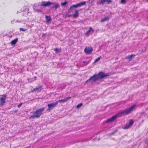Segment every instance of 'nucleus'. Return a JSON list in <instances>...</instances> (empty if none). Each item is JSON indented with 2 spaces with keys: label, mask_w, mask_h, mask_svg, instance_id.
<instances>
[{
  "label": "nucleus",
  "mask_w": 148,
  "mask_h": 148,
  "mask_svg": "<svg viewBox=\"0 0 148 148\" xmlns=\"http://www.w3.org/2000/svg\"><path fill=\"white\" fill-rule=\"evenodd\" d=\"M93 50L92 47H86L84 49V52L87 54H89L91 53Z\"/></svg>",
  "instance_id": "nucleus-8"
},
{
  "label": "nucleus",
  "mask_w": 148,
  "mask_h": 148,
  "mask_svg": "<svg viewBox=\"0 0 148 148\" xmlns=\"http://www.w3.org/2000/svg\"><path fill=\"white\" fill-rule=\"evenodd\" d=\"M67 3V2H64L63 3H62L61 4V5L62 6H63L65 5H66Z\"/></svg>",
  "instance_id": "nucleus-25"
},
{
  "label": "nucleus",
  "mask_w": 148,
  "mask_h": 148,
  "mask_svg": "<svg viewBox=\"0 0 148 148\" xmlns=\"http://www.w3.org/2000/svg\"><path fill=\"white\" fill-rule=\"evenodd\" d=\"M20 31H23V32H25L27 30V29H24L23 28H20L19 29Z\"/></svg>",
  "instance_id": "nucleus-23"
},
{
  "label": "nucleus",
  "mask_w": 148,
  "mask_h": 148,
  "mask_svg": "<svg viewBox=\"0 0 148 148\" xmlns=\"http://www.w3.org/2000/svg\"><path fill=\"white\" fill-rule=\"evenodd\" d=\"M109 20V17L107 16L105 17L104 18H102L101 19V22H103L105 21Z\"/></svg>",
  "instance_id": "nucleus-18"
},
{
  "label": "nucleus",
  "mask_w": 148,
  "mask_h": 148,
  "mask_svg": "<svg viewBox=\"0 0 148 148\" xmlns=\"http://www.w3.org/2000/svg\"><path fill=\"white\" fill-rule=\"evenodd\" d=\"M45 108L42 107L37 109L35 111L31 112L34 115L31 116L29 117L30 119H34L35 118H38L43 114V112L44 111Z\"/></svg>",
  "instance_id": "nucleus-2"
},
{
  "label": "nucleus",
  "mask_w": 148,
  "mask_h": 148,
  "mask_svg": "<svg viewBox=\"0 0 148 148\" xmlns=\"http://www.w3.org/2000/svg\"><path fill=\"white\" fill-rule=\"evenodd\" d=\"M126 2V0H121V3L122 4H125Z\"/></svg>",
  "instance_id": "nucleus-24"
},
{
  "label": "nucleus",
  "mask_w": 148,
  "mask_h": 148,
  "mask_svg": "<svg viewBox=\"0 0 148 148\" xmlns=\"http://www.w3.org/2000/svg\"><path fill=\"white\" fill-rule=\"evenodd\" d=\"M86 3L85 1L82 2L80 3H77L76 4H74L71 5L69 9V12L71 11V9L73 8H77L78 7H81L83 5H85Z\"/></svg>",
  "instance_id": "nucleus-4"
},
{
  "label": "nucleus",
  "mask_w": 148,
  "mask_h": 148,
  "mask_svg": "<svg viewBox=\"0 0 148 148\" xmlns=\"http://www.w3.org/2000/svg\"><path fill=\"white\" fill-rule=\"evenodd\" d=\"M83 105V104L82 103H80L78 104L76 106L77 108H79Z\"/></svg>",
  "instance_id": "nucleus-21"
},
{
  "label": "nucleus",
  "mask_w": 148,
  "mask_h": 148,
  "mask_svg": "<svg viewBox=\"0 0 148 148\" xmlns=\"http://www.w3.org/2000/svg\"><path fill=\"white\" fill-rule=\"evenodd\" d=\"M136 56V55L132 54L130 56H126L125 57L126 59H130V60H131L132 59V57H134Z\"/></svg>",
  "instance_id": "nucleus-14"
},
{
  "label": "nucleus",
  "mask_w": 148,
  "mask_h": 148,
  "mask_svg": "<svg viewBox=\"0 0 148 148\" xmlns=\"http://www.w3.org/2000/svg\"><path fill=\"white\" fill-rule=\"evenodd\" d=\"M22 104V103H21L20 104H19V105H18V108H20Z\"/></svg>",
  "instance_id": "nucleus-28"
},
{
  "label": "nucleus",
  "mask_w": 148,
  "mask_h": 148,
  "mask_svg": "<svg viewBox=\"0 0 148 148\" xmlns=\"http://www.w3.org/2000/svg\"><path fill=\"white\" fill-rule=\"evenodd\" d=\"M18 39L17 38H16L12 40L11 42V45H15L16 42H17Z\"/></svg>",
  "instance_id": "nucleus-17"
},
{
  "label": "nucleus",
  "mask_w": 148,
  "mask_h": 148,
  "mask_svg": "<svg viewBox=\"0 0 148 148\" xmlns=\"http://www.w3.org/2000/svg\"><path fill=\"white\" fill-rule=\"evenodd\" d=\"M136 106V104H134L129 108L123 110L122 112L113 116L110 118L108 119L106 121V123H108L112 122L114 121L117 117H121L124 115H125L130 114L133 111Z\"/></svg>",
  "instance_id": "nucleus-1"
},
{
  "label": "nucleus",
  "mask_w": 148,
  "mask_h": 148,
  "mask_svg": "<svg viewBox=\"0 0 148 148\" xmlns=\"http://www.w3.org/2000/svg\"><path fill=\"white\" fill-rule=\"evenodd\" d=\"M110 75L108 74H104L103 72H99L98 74H95L93 76L94 78L93 82H94L99 79H102L104 78H106L108 76H109Z\"/></svg>",
  "instance_id": "nucleus-3"
},
{
  "label": "nucleus",
  "mask_w": 148,
  "mask_h": 148,
  "mask_svg": "<svg viewBox=\"0 0 148 148\" xmlns=\"http://www.w3.org/2000/svg\"><path fill=\"white\" fill-rule=\"evenodd\" d=\"M134 121L133 119H130L129 120V123L123 126V128L124 129H127L131 127L134 123Z\"/></svg>",
  "instance_id": "nucleus-6"
},
{
  "label": "nucleus",
  "mask_w": 148,
  "mask_h": 148,
  "mask_svg": "<svg viewBox=\"0 0 148 148\" xmlns=\"http://www.w3.org/2000/svg\"><path fill=\"white\" fill-rule=\"evenodd\" d=\"M71 98V97H66L64 99H61L60 100H58L56 101V102H57V104H58V102H62V103H64L67 102L69 99Z\"/></svg>",
  "instance_id": "nucleus-10"
},
{
  "label": "nucleus",
  "mask_w": 148,
  "mask_h": 148,
  "mask_svg": "<svg viewBox=\"0 0 148 148\" xmlns=\"http://www.w3.org/2000/svg\"><path fill=\"white\" fill-rule=\"evenodd\" d=\"M46 34H47V33H42V37H44L45 36Z\"/></svg>",
  "instance_id": "nucleus-29"
},
{
  "label": "nucleus",
  "mask_w": 148,
  "mask_h": 148,
  "mask_svg": "<svg viewBox=\"0 0 148 148\" xmlns=\"http://www.w3.org/2000/svg\"><path fill=\"white\" fill-rule=\"evenodd\" d=\"M42 86H40L38 87H36L35 88H34L33 90H31V92H32L34 91H37L38 92H40L41 91Z\"/></svg>",
  "instance_id": "nucleus-11"
},
{
  "label": "nucleus",
  "mask_w": 148,
  "mask_h": 148,
  "mask_svg": "<svg viewBox=\"0 0 148 148\" xmlns=\"http://www.w3.org/2000/svg\"><path fill=\"white\" fill-rule=\"evenodd\" d=\"M94 76H92L89 79H88L86 81V82H87L88 81L90 80L92 78H94Z\"/></svg>",
  "instance_id": "nucleus-27"
},
{
  "label": "nucleus",
  "mask_w": 148,
  "mask_h": 148,
  "mask_svg": "<svg viewBox=\"0 0 148 148\" xmlns=\"http://www.w3.org/2000/svg\"><path fill=\"white\" fill-rule=\"evenodd\" d=\"M112 2L111 0H106V2L108 4H109L110 3Z\"/></svg>",
  "instance_id": "nucleus-26"
},
{
  "label": "nucleus",
  "mask_w": 148,
  "mask_h": 148,
  "mask_svg": "<svg viewBox=\"0 0 148 148\" xmlns=\"http://www.w3.org/2000/svg\"><path fill=\"white\" fill-rule=\"evenodd\" d=\"M106 1V0H99V2H97V4L98 5L103 4Z\"/></svg>",
  "instance_id": "nucleus-16"
},
{
  "label": "nucleus",
  "mask_w": 148,
  "mask_h": 148,
  "mask_svg": "<svg viewBox=\"0 0 148 148\" xmlns=\"http://www.w3.org/2000/svg\"><path fill=\"white\" fill-rule=\"evenodd\" d=\"M91 31H92V33H93V32H94V30L91 27H89V29L86 32V33H85V35H87L89 34H90V32Z\"/></svg>",
  "instance_id": "nucleus-13"
},
{
  "label": "nucleus",
  "mask_w": 148,
  "mask_h": 148,
  "mask_svg": "<svg viewBox=\"0 0 148 148\" xmlns=\"http://www.w3.org/2000/svg\"><path fill=\"white\" fill-rule=\"evenodd\" d=\"M17 112V110H15V111H14V112Z\"/></svg>",
  "instance_id": "nucleus-32"
},
{
  "label": "nucleus",
  "mask_w": 148,
  "mask_h": 148,
  "mask_svg": "<svg viewBox=\"0 0 148 148\" xmlns=\"http://www.w3.org/2000/svg\"><path fill=\"white\" fill-rule=\"evenodd\" d=\"M52 4V3L49 1L47 2L44 1L42 2L40 5L42 6L46 7L49 6Z\"/></svg>",
  "instance_id": "nucleus-9"
},
{
  "label": "nucleus",
  "mask_w": 148,
  "mask_h": 148,
  "mask_svg": "<svg viewBox=\"0 0 148 148\" xmlns=\"http://www.w3.org/2000/svg\"><path fill=\"white\" fill-rule=\"evenodd\" d=\"M59 4L58 3H57L55 5L54 8H55V10H56L59 7Z\"/></svg>",
  "instance_id": "nucleus-22"
},
{
  "label": "nucleus",
  "mask_w": 148,
  "mask_h": 148,
  "mask_svg": "<svg viewBox=\"0 0 148 148\" xmlns=\"http://www.w3.org/2000/svg\"><path fill=\"white\" fill-rule=\"evenodd\" d=\"M116 131H117V130H115L114 132H113L112 133H111L110 134L112 135V134H114L116 132Z\"/></svg>",
  "instance_id": "nucleus-30"
},
{
  "label": "nucleus",
  "mask_w": 148,
  "mask_h": 148,
  "mask_svg": "<svg viewBox=\"0 0 148 148\" xmlns=\"http://www.w3.org/2000/svg\"><path fill=\"white\" fill-rule=\"evenodd\" d=\"M7 98V95L5 94H3L0 98V105L2 106L5 103V100Z\"/></svg>",
  "instance_id": "nucleus-5"
},
{
  "label": "nucleus",
  "mask_w": 148,
  "mask_h": 148,
  "mask_svg": "<svg viewBox=\"0 0 148 148\" xmlns=\"http://www.w3.org/2000/svg\"><path fill=\"white\" fill-rule=\"evenodd\" d=\"M54 50L55 51L56 53H57L58 52H60L61 51V49L56 48L54 49Z\"/></svg>",
  "instance_id": "nucleus-19"
},
{
  "label": "nucleus",
  "mask_w": 148,
  "mask_h": 148,
  "mask_svg": "<svg viewBox=\"0 0 148 148\" xmlns=\"http://www.w3.org/2000/svg\"><path fill=\"white\" fill-rule=\"evenodd\" d=\"M45 18L47 23H49L51 22V18L50 16H48L46 15L45 16Z\"/></svg>",
  "instance_id": "nucleus-15"
},
{
  "label": "nucleus",
  "mask_w": 148,
  "mask_h": 148,
  "mask_svg": "<svg viewBox=\"0 0 148 148\" xmlns=\"http://www.w3.org/2000/svg\"><path fill=\"white\" fill-rule=\"evenodd\" d=\"M145 143H146L148 144V139H147V140H146L145 141Z\"/></svg>",
  "instance_id": "nucleus-31"
},
{
  "label": "nucleus",
  "mask_w": 148,
  "mask_h": 148,
  "mask_svg": "<svg viewBox=\"0 0 148 148\" xmlns=\"http://www.w3.org/2000/svg\"><path fill=\"white\" fill-rule=\"evenodd\" d=\"M101 56L98 57L94 61V63H96L97 62H98L100 59L101 58Z\"/></svg>",
  "instance_id": "nucleus-20"
},
{
  "label": "nucleus",
  "mask_w": 148,
  "mask_h": 148,
  "mask_svg": "<svg viewBox=\"0 0 148 148\" xmlns=\"http://www.w3.org/2000/svg\"><path fill=\"white\" fill-rule=\"evenodd\" d=\"M78 11H79L78 10H75L74 14L72 15V16L74 18H75L78 17L79 15Z\"/></svg>",
  "instance_id": "nucleus-12"
},
{
  "label": "nucleus",
  "mask_w": 148,
  "mask_h": 148,
  "mask_svg": "<svg viewBox=\"0 0 148 148\" xmlns=\"http://www.w3.org/2000/svg\"><path fill=\"white\" fill-rule=\"evenodd\" d=\"M57 105V102L56 101L55 103H52L48 104L47 105L48 108L47 109V111H49L51 110L56 107Z\"/></svg>",
  "instance_id": "nucleus-7"
}]
</instances>
